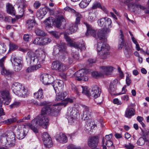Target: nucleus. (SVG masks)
Segmentation results:
<instances>
[{
	"mask_svg": "<svg viewBox=\"0 0 149 149\" xmlns=\"http://www.w3.org/2000/svg\"><path fill=\"white\" fill-rule=\"evenodd\" d=\"M51 67L53 70L58 72L64 71L67 69L66 66L65 65L57 61L53 62Z\"/></svg>",
	"mask_w": 149,
	"mask_h": 149,
	"instance_id": "9",
	"label": "nucleus"
},
{
	"mask_svg": "<svg viewBox=\"0 0 149 149\" xmlns=\"http://www.w3.org/2000/svg\"><path fill=\"white\" fill-rule=\"evenodd\" d=\"M34 97L38 100H40L44 98L43 94V90L42 88H40L34 94Z\"/></svg>",
	"mask_w": 149,
	"mask_h": 149,
	"instance_id": "26",
	"label": "nucleus"
},
{
	"mask_svg": "<svg viewBox=\"0 0 149 149\" xmlns=\"http://www.w3.org/2000/svg\"><path fill=\"white\" fill-rule=\"evenodd\" d=\"M56 101H60L63 100L67 96V94L66 92L60 93V92L56 93Z\"/></svg>",
	"mask_w": 149,
	"mask_h": 149,
	"instance_id": "27",
	"label": "nucleus"
},
{
	"mask_svg": "<svg viewBox=\"0 0 149 149\" xmlns=\"http://www.w3.org/2000/svg\"><path fill=\"white\" fill-rule=\"evenodd\" d=\"M27 132L24 125H18L16 132L17 138L20 140L22 139L27 135Z\"/></svg>",
	"mask_w": 149,
	"mask_h": 149,
	"instance_id": "8",
	"label": "nucleus"
},
{
	"mask_svg": "<svg viewBox=\"0 0 149 149\" xmlns=\"http://www.w3.org/2000/svg\"><path fill=\"white\" fill-rule=\"evenodd\" d=\"M87 31L86 33V36L91 35L96 39H99L101 41L97 43V49L99 57L103 59L107 58L109 55V46L105 43L107 39L105 38L107 34L109 33L110 29L109 28H102L99 30L96 34V31L89 25H87Z\"/></svg>",
	"mask_w": 149,
	"mask_h": 149,
	"instance_id": "1",
	"label": "nucleus"
},
{
	"mask_svg": "<svg viewBox=\"0 0 149 149\" xmlns=\"http://www.w3.org/2000/svg\"><path fill=\"white\" fill-rule=\"evenodd\" d=\"M45 146L47 148H50L52 146L53 143L51 138L43 141Z\"/></svg>",
	"mask_w": 149,
	"mask_h": 149,
	"instance_id": "36",
	"label": "nucleus"
},
{
	"mask_svg": "<svg viewBox=\"0 0 149 149\" xmlns=\"http://www.w3.org/2000/svg\"><path fill=\"white\" fill-rule=\"evenodd\" d=\"M45 57V54H43L41 56L37 58L34 53L31 52H29L26 56V61L28 64H34L37 63L38 61L41 63L44 61Z\"/></svg>",
	"mask_w": 149,
	"mask_h": 149,
	"instance_id": "5",
	"label": "nucleus"
},
{
	"mask_svg": "<svg viewBox=\"0 0 149 149\" xmlns=\"http://www.w3.org/2000/svg\"><path fill=\"white\" fill-rule=\"evenodd\" d=\"M56 139L60 142L63 143H65L68 141L67 138L65 135L62 133H60L58 135Z\"/></svg>",
	"mask_w": 149,
	"mask_h": 149,
	"instance_id": "23",
	"label": "nucleus"
},
{
	"mask_svg": "<svg viewBox=\"0 0 149 149\" xmlns=\"http://www.w3.org/2000/svg\"><path fill=\"white\" fill-rule=\"evenodd\" d=\"M64 20V19L62 15H58L56 20H54V21L56 26L57 28L60 27L61 25L62 22Z\"/></svg>",
	"mask_w": 149,
	"mask_h": 149,
	"instance_id": "29",
	"label": "nucleus"
},
{
	"mask_svg": "<svg viewBox=\"0 0 149 149\" xmlns=\"http://www.w3.org/2000/svg\"><path fill=\"white\" fill-rule=\"evenodd\" d=\"M124 53L127 56L131 54L132 51L128 47L125 46L123 49Z\"/></svg>",
	"mask_w": 149,
	"mask_h": 149,
	"instance_id": "49",
	"label": "nucleus"
},
{
	"mask_svg": "<svg viewBox=\"0 0 149 149\" xmlns=\"http://www.w3.org/2000/svg\"><path fill=\"white\" fill-rule=\"evenodd\" d=\"M40 79L44 84L48 85L52 83L53 78L51 75L44 74L41 75Z\"/></svg>",
	"mask_w": 149,
	"mask_h": 149,
	"instance_id": "16",
	"label": "nucleus"
},
{
	"mask_svg": "<svg viewBox=\"0 0 149 149\" xmlns=\"http://www.w3.org/2000/svg\"><path fill=\"white\" fill-rule=\"evenodd\" d=\"M49 33L52 36L56 39L59 38V36L58 35V33L55 31H50Z\"/></svg>",
	"mask_w": 149,
	"mask_h": 149,
	"instance_id": "60",
	"label": "nucleus"
},
{
	"mask_svg": "<svg viewBox=\"0 0 149 149\" xmlns=\"http://www.w3.org/2000/svg\"><path fill=\"white\" fill-rule=\"evenodd\" d=\"M27 103L28 104L31 105H34L35 106H42L43 105H45L46 103V102H42L39 103L37 101L33 99H32L28 100Z\"/></svg>",
	"mask_w": 149,
	"mask_h": 149,
	"instance_id": "24",
	"label": "nucleus"
},
{
	"mask_svg": "<svg viewBox=\"0 0 149 149\" xmlns=\"http://www.w3.org/2000/svg\"><path fill=\"white\" fill-rule=\"evenodd\" d=\"M28 126L35 133H38V131L37 128L33 126L32 124H29Z\"/></svg>",
	"mask_w": 149,
	"mask_h": 149,
	"instance_id": "62",
	"label": "nucleus"
},
{
	"mask_svg": "<svg viewBox=\"0 0 149 149\" xmlns=\"http://www.w3.org/2000/svg\"><path fill=\"white\" fill-rule=\"evenodd\" d=\"M0 97L3 99V100L5 102L4 104L8 105L11 101V99L9 94V93L7 91H3L1 92Z\"/></svg>",
	"mask_w": 149,
	"mask_h": 149,
	"instance_id": "17",
	"label": "nucleus"
},
{
	"mask_svg": "<svg viewBox=\"0 0 149 149\" xmlns=\"http://www.w3.org/2000/svg\"><path fill=\"white\" fill-rule=\"evenodd\" d=\"M71 86L72 91L77 95L80 91H81V90L82 89V86L81 85L76 86L74 84L72 83L71 84Z\"/></svg>",
	"mask_w": 149,
	"mask_h": 149,
	"instance_id": "30",
	"label": "nucleus"
},
{
	"mask_svg": "<svg viewBox=\"0 0 149 149\" xmlns=\"http://www.w3.org/2000/svg\"><path fill=\"white\" fill-rule=\"evenodd\" d=\"M82 89L81 90L82 93L84 95L88 96H90V92L88 90L87 88L86 87H84L82 86Z\"/></svg>",
	"mask_w": 149,
	"mask_h": 149,
	"instance_id": "44",
	"label": "nucleus"
},
{
	"mask_svg": "<svg viewBox=\"0 0 149 149\" xmlns=\"http://www.w3.org/2000/svg\"><path fill=\"white\" fill-rule=\"evenodd\" d=\"M41 65L40 64L35 65L27 68L26 70V71L28 72H31L37 70L38 69L40 68Z\"/></svg>",
	"mask_w": 149,
	"mask_h": 149,
	"instance_id": "34",
	"label": "nucleus"
},
{
	"mask_svg": "<svg viewBox=\"0 0 149 149\" xmlns=\"http://www.w3.org/2000/svg\"><path fill=\"white\" fill-rule=\"evenodd\" d=\"M73 13H74L75 16L76 17L75 23L76 24H79L80 23V20L82 18V16L80 13L79 12H73Z\"/></svg>",
	"mask_w": 149,
	"mask_h": 149,
	"instance_id": "37",
	"label": "nucleus"
},
{
	"mask_svg": "<svg viewBox=\"0 0 149 149\" xmlns=\"http://www.w3.org/2000/svg\"><path fill=\"white\" fill-rule=\"evenodd\" d=\"M56 93L62 91L63 88V82L61 80H56L52 84Z\"/></svg>",
	"mask_w": 149,
	"mask_h": 149,
	"instance_id": "13",
	"label": "nucleus"
},
{
	"mask_svg": "<svg viewBox=\"0 0 149 149\" xmlns=\"http://www.w3.org/2000/svg\"><path fill=\"white\" fill-rule=\"evenodd\" d=\"M86 74L87 72L84 70H80L75 73L76 79L78 81H86L88 80Z\"/></svg>",
	"mask_w": 149,
	"mask_h": 149,
	"instance_id": "11",
	"label": "nucleus"
},
{
	"mask_svg": "<svg viewBox=\"0 0 149 149\" xmlns=\"http://www.w3.org/2000/svg\"><path fill=\"white\" fill-rule=\"evenodd\" d=\"M64 38L67 42L68 45L70 46L73 47L78 50H84L86 49L85 42L82 40L79 42H75L73 41L70 38L65 34L64 35Z\"/></svg>",
	"mask_w": 149,
	"mask_h": 149,
	"instance_id": "7",
	"label": "nucleus"
},
{
	"mask_svg": "<svg viewBox=\"0 0 149 149\" xmlns=\"http://www.w3.org/2000/svg\"><path fill=\"white\" fill-rule=\"evenodd\" d=\"M112 134H111L109 135H106L105 136V138H103L102 139V144H104L105 142L106 141H110L112 138Z\"/></svg>",
	"mask_w": 149,
	"mask_h": 149,
	"instance_id": "48",
	"label": "nucleus"
},
{
	"mask_svg": "<svg viewBox=\"0 0 149 149\" xmlns=\"http://www.w3.org/2000/svg\"><path fill=\"white\" fill-rule=\"evenodd\" d=\"M9 50L12 51L17 49L18 47L15 44L10 42L9 45Z\"/></svg>",
	"mask_w": 149,
	"mask_h": 149,
	"instance_id": "50",
	"label": "nucleus"
},
{
	"mask_svg": "<svg viewBox=\"0 0 149 149\" xmlns=\"http://www.w3.org/2000/svg\"><path fill=\"white\" fill-rule=\"evenodd\" d=\"M47 10L45 7L40 8L37 11L36 15L39 19H42L47 13Z\"/></svg>",
	"mask_w": 149,
	"mask_h": 149,
	"instance_id": "19",
	"label": "nucleus"
},
{
	"mask_svg": "<svg viewBox=\"0 0 149 149\" xmlns=\"http://www.w3.org/2000/svg\"><path fill=\"white\" fill-rule=\"evenodd\" d=\"M112 23L111 20L110 18L105 17V26L107 25L109 27H111V24Z\"/></svg>",
	"mask_w": 149,
	"mask_h": 149,
	"instance_id": "55",
	"label": "nucleus"
},
{
	"mask_svg": "<svg viewBox=\"0 0 149 149\" xmlns=\"http://www.w3.org/2000/svg\"><path fill=\"white\" fill-rule=\"evenodd\" d=\"M42 137L43 141L47 139H49V138H51L49 134L47 132H44L42 134Z\"/></svg>",
	"mask_w": 149,
	"mask_h": 149,
	"instance_id": "59",
	"label": "nucleus"
},
{
	"mask_svg": "<svg viewBox=\"0 0 149 149\" xmlns=\"http://www.w3.org/2000/svg\"><path fill=\"white\" fill-rule=\"evenodd\" d=\"M82 107L83 108L84 111L83 115H81V119L84 120H88L91 115V110L86 106L82 105Z\"/></svg>",
	"mask_w": 149,
	"mask_h": 149,
	"instance_id": "15",
	"label": "nucleus"
},
{
	"mask_svg": "<svg viewBox=\"0 0 149 149\" xmlns=\"http://www.w3.org/2000/svg\"><path fill=\"white\" fill-rule=\"evenodd\" d=\"M114 68L113 67L110 66H102L100 68L101 71L106 75L110 74Z\"/></svg>",
	"mask_w": 149,
	"mask_h": 149,
	"instance_id": "18",
	"label": "nucleus"
},
{
	"mask_svg": "<svg viewBox=\"0 0 149 149\" xmlns=\"http://www.w3.org/2000/svg\"><path fill=\"white\" fill-rule=\"evenodd\" d=\"M6 51V46L3 43H0V54L4 53Z\"/></svg>",
	"mask_w": 149,
	"mask_h": 149,
	"instance_id": "52",
	"label": "nucleus"
},
{
	"mask_svg": "<svg viewBox=\"0 0 149 149\" xmlns=\"http://www.w3.org/2000/svg\"><path fill=\"white\" fill-rule=\"evenodd\" d=\"M1 73L3 75H9L11 74V72L9 70H7L3 67L1 70Z\"/></svg>",
	"mask_w": 149,
	"mask_h": 149,
	"instance_id": "46",
	"label": "nucleus"
},
{
	"mask_svg": "<svg viewBox=\"0 0 149 149\" xmlns=\"http://www.w3.org/2000/svg\"><path fill=\"white\" fill-rule=\"evenodd\" d=\"M141 129L142 132L143 137L145 138H147L149 134V130L147 129L143 130Z\"/></svg>",
	"mask_w": 149,
	"mask_h": 149,
	"instance_id": "53",
	"label": "nucleus"
},
{
	"mask_svg": "<svg viewBox=\"0 0 149 149\" xmlns=\"http://www.w3.org/2000/svg\"><path fill=\"white\" fill-rule=\"evenodd\" d=\"M21 104L20 102L19 101H16L9 106L11 109L17 107H18Z\"/></svg>",
	"mask_w": 149,
	"mask_h": 149,
	"instance_id": "54",
	"label": "nucleus"
},
{
	"mask_svg": "<svg viewBox=\"0 0 149 149\" xmlns=\"http://www.w3.org/2000/svg\"><path fill=\"white\" fill-rule=\"evenodd\" d=\"M17 120V118L8 119L3 121H1V124L9 125L16 122Z\"/></svg>",
	"mask_w": 149,
	"mask_h": 149,
	"instance_id": "32",
	"label": "nucleus"
},
{
	"mask_svg": "<svg viewBox=\"0 0 149 149\" xmlns=\"http://www.w3.org/2000/svg\"><path fill=\"white\" fill-rule=\"evenodd\" d=\"M51 40L49 38H41V45H45L49 43Z\"/></svg>",
	"mask_w": 149,
	"mask_h": 149,
	"instance_id": "39",
	"label": "nucleus"
},
{
	"mask_svg": "<svg viewBox=\"0 0 149 149\" xmlns=\"http://www.w3.org/2000/svg\"><path fill=\"white\" fill-rule=\"evenodd\" d=\"M135 114V111L133 108H127L125 111V116L128 118H130Z\"/></svg>",
	"mask_w": 149,
	"mask_h": 149,
	"instance_id": "21",
	"label": "nucleus"
},
{
	"mask_svg": "<svg viewBox=\"0 0 149 149\" xmlns=\"http://www.w3.org/2000/svg\"><path fill=\"white\" fill-rule=\"evenodd\" d=\"M105 17L101 18L97 21L98 24L100 26H105Z\"/></svg>",
	"mask_w": 149,
	"mask_h": 149,
	"instance_id": "47",
	"label": "nucleus"
},
{
	"mask_svg": "<svg viewBox=\"0 0 149 149\" xmlns=\"http://www.w3.org/2000/svg\"><path fill=\"white\" fill-rule=\"evenodd\" d=\"M99 138L97 136L90 137L88 140V146L91 148H96L99 142Z\"/></svg>",
	"mask_w": 149,
	"mask_h": 149,
	"instance_id": "12",
	"label": "nucleus"
},
{
	"mask_svg": "<svg viewBox=\"0 0 149 149\" xmlns=\"http://www.w3.org/2000/svg\"><path fill=\"white\" fill-rule=\"evenodd\" d=\"M120 39L119 40V49H122L124 45V41L123 32L121 30H120Z\"/></svg>",
	"mask_w": 149,
	"mask_h": 149,
	"instance_id": "25",
	"label": "nucleus"
},
{
	"mask_svg": "<svg viewBox=\"0 0 149 149\" xmlns=\"http://www.w3.org/2000/svg\"><path fill=\"white\" fill-rule=\"evenodd\" d=\"M102 8L101 6L100 3L98 2H95L94 3L92 7V8L95 9L97 8Z\"/></svg>",
	"mask_w": 149,
	"mask_h": 149,
	"instance_id": "58",
	"label": "nucleus"
},
{
	"mask_svg": "<svg viewBox=\"0 0 149 149\" xmlns=\"http://www.w3.org/2000/svg\"><path fill=\"white\" fill-rule=\"evenodd\" d=\"M126 86L125 85L122 88V92L117 93L116 94V95H120L126 94V92H127V90L126 89Z\"/></svg>",
	"mask_w": 149,
	"mask_h": 149,
	"instance_id": "63",
	"label": "nucleus"
},
{
	"mask_svg": "<svg viewBox=\"0 0 149 149\" xmlns=\"http://www.w3.org/2000/svg\"><path fill=\"white\" fill-rule=\"evenodd\" d=\"M91 0H82L79 4V6L82 8L86 7Z\"/></svg>",
	"mask_w": 149,
	"mask_h": 149,
	"instance_id": "38",
	"label": "nucleus"
},
{
	"mask_svg": "<svg viewBox=\"0 0 149 149\" xmlns=\"http://www.w3.org/2000/svg\"><path fill=\"white\" fill-rule=\"evenodd\" d=\"M32 19H30L26 21V25L27 29L30 31L32 29V28L35 26L36 21L34 17H32Z\"/></svg>",
	"mask_w": 149,
	"mask_h": 149,
	"instance_id": "20",
	"label": "nucleus"
},
{
	"mask_svg": "<svg viewBox=\"0 0 149 149\" xmlns=\"http://www.w3.org/2000/svg\"><path fill=\"white\" fill-rule=\"evenodd\" d=\"M67 114L69 116V123H71L72 125L77 120V116L79 115V114L77 111L71 108L68 110Z\"/></svg>",
	"mask_w": 149,
	"mask_h": 149,
	"instance_id": "10",
	"label": "nucleus"
},
{
	"mask_svg": "<svg viewBox=\"0 0 149 149\" xmlns=\"http://www.w3.org/2000/svg\"><path fill=\"white\" fill-rule=\"evenodd\" d=\"M128 6L129 8H133L134 7H136L137 8H140L142 10H144L146 8L138 3L136 2H132L128 4Z\"/></svg>",
	"mask_w": 149,
	"mask_h": 149,
	"instance_id": "28",
	"label": "nucleus"
},
{
	"mask_svg": "<svg viewBox=\"0 0 149 149\" xmlns=\"http://www.w3.org/2000/svg\"><path fill=\"white\" fill-rule=\"evenodd\" d=\"M46 102L45 104L42 105L44 107L42 109L41 115L51 116H56L58 114V111L56 109V107L54 104L52 105L47 102L43 101Z\"/></svg>",
	"mask_w": 149,
	"mask_h": 149,
	"instance_id": "4",
	"label": "nucleus"
},
{
	"mask_svg": "<svg viewBox=\"0 0 149 149\" xmlns=\"http://www.w3.org/2000/svg\"><path fill=\"white\" fill-rule=\"evenodd\" d=\"M7 13L12 15H15L16 12L14 7L12 5L8 3L6 5Z\"/></svg>",
	"mask_w": 149,
	"mask_h": 149,
	"instance_id": "22",
	"label": "nucleus"
},
{
	"mask_svg": "<svg viewBox=\"0 0 149 149\" xmlns=\"http://www.w3.org/2000/svg\"><path fill=\"white\" fill-rule=\"evenodd\" d=\"M145 138L143 137H141L138 139L137 143L138 145L142 146L144 144Z\"/></svg>",
	"mask_w": 149,
	"mask_h": 149,
	"instance_id": "45",
	"label": "nucleus"
},
{
	"mask_svg": "<svg viewBox=\"0 0 149 149\" xmlns=\"http://www.w3.org/2000/svg\"><path fill=\"white\" fill-rule=\"evenodd\" d=\"M32 123L37 127L39 126L46 129L49 125V118L46 116L40 115L33 120Z\"/></svg>",
	"mask_w": 149,
	"mask_h": 149,
	"instance_id": "6",
	"label": "nucleus"
},
{
	"mask_svg": "<svg viewBox=\"0 0 149 149\" xmlns=\"http://www.w3.org/2000/svg\"><path fill=\"white\" fill-rule=\"evenodd\" d=\"M54 21V18L52 17H50L46 19L44 21V22L47 26L49 27H51L53 25Z\"/></svg>",
	"mask_w": 149,
	"mask_h": 149,
	"instance_id": "31",
	"label": "nucleus"
},
{
	"mask_svg": "<svg viewBox=\"0 0 149 149\" xmlns=\"http://www.w3.org/2000/svg\"><path fill=\"white\" fill-rule=\"evenodd\" d=\"M110 91L111 94H112V92H113L116 90V86H114L112 83H111L109 86Z\"/></svg>",
	"mask_w": 149,
	"mask_h": 149,
	"instance_id": "64",
	"label": "nucleus"
},
{
	"mask_svg": "<svg viewBox=\"0 0 149 149\" xmlns=\"http://www.w3.org/2000/svg\"><path fill=\"white\" fill-rule=\"evenodd\" d=\"M15 66L14 69L16 72H18L21 69L22 66V64H18L17 65H14Z\"/></svg>",
	"mask_w": 149,
	"mask_h": 149,
	"instance_id": "61",
	"label": "nucleus"
},
{
	"mask_svg": "<svg viewBox=\"0 0 149 149\" xmlns=\"http://www.w3.org/2000/svg\"><path fill=\"white\" fill-rule=\"evenodd\" d=\"M96 15L94 12H90L89 13L88 20L91 22L95 21L96 18Z\"/></svg>",
	"mask_w": 149,
	"mask_h": 149,
	"instance_id": "41",
	"label": "nucleus"
},
{
	"mask_svg": "<svg viewBox=\"0 0 149 149\" xmlns=\"http://www.w3.org/2000/svg\"><path fill=\"white\" fill-rule=\"evenodd\" d=\"M15 134L11 131L6 132L1 135V143L6 147H14L15 145Z\"/></svg>",
	"mask_w": 149,
	"mask_h": 149,
	"instance_id": "2",
	"label": "nucleus"
},
{
	"mask_svg": "<svg viewBox=\"0 0 149 149\" xmlns=\"http://www.w3.org/2000/svg\"><path fill=\"white\" fill-rule=\"evenodd\" d=\"M11 61L13 64L14 65H17L18 64H22L21 60L19 58H16L14 55H12L11 58Z\"/></svg>",
	"mask_w": 149,
	"mask_h": 149,
	"instance_id": "33",
	"label": "nucleus"
},
{
	"mask_svg": "<svg viewBox=\"0 0 149 149\" xmlns=\"http://www.w3.org/2000/svg\"><path fill=\"white\" fill-rule=\"evenodd\" d=\"M35 32L37 36H44L45 35V32L40 29L37 28L35 30Z\"/></svg>",
	"mask_w": 149,
	"mask_h": 149,
	"instance_id": "40",
	"label": "nucleus"
},
{
	"mask_svg": "<svg viewBox=\"0 0 149 149\" xmlns=\"http://www.w3.org/2000/svg\"><path fill=\"white\" fill-rule=\"evenodd\" d=\"M11 89L14 94L21 97H27L29 94L27 89L18 82H14L11 86Z\"/></svg>",
	"mask_w": 149,
	"mask_h": 149,
	"instance_id": "3",
	"label": "nucleus"
},
{
	"mask_svg": "<svg viewBox=\"0 0 149 149\" xmlns=\"http://www.w3.org/2000/svg\"><path fill=\"white\" fill-rule=\"evenodd\" d=\"M101 90L97 85H93L90 91V96L96 98L99 97L101 94Z\"/></svg>",
	"mask_w": 149,
	"mask_h": 149,
	"instance_id": "14",
	"label": "nucleus"
},
{
	"mask_svg": "<svg viewBox=\"0 0 149 149\" xmlns=\"http://www.w3.org/2000/svg\"><path fill=\"white\" fill-rule=\"evenodd\" d=\"M91 75L93 77L97 78L102 76V74L101 73H98L97 72L94 71L92 72Z\"/></svg>",
	"mask_w": 149,
	"mask_h": 149,
	"instance_id": "51",
	"label": "nucleus"
},
{
	"mask_svg": "<svg viewBox=\"0 0 149 149\" xmlns=\"http://www.w3.org/2000/svg\"><path fill=\"white\" fill-rule=\"evenodd\" d=\"M55 48H57L60 52H66V45L63 43L61 45H58L56 46L54 49V51H55Z\"/></svg>",
	"mask_w": 149,
	"mask_h": 149,
	"instance_id": "35",
	"label": "nucleus"
},
{
	"mask_svg": "<svg viewBox=\"0 0 149 149\" xmlns=\"http://www.w3.org/2000/svg\"><path fill=\"white\" fill-rule=\"evenodd\" d=\"M68 104V102H67L66 100L65 101H63V102L61 103H57L56 104H54L55 105V107H56V109L59 112V106L61 105L64 106V107H65Z\"/></svg>",
	"mask_w": 149,
	"mask_h": 149,
	"instance_id": "42",
	"label": "nucleus"
},
{
	"mask_svg": "<svg viewBox=\"0 0 149 149\" xmlns=\"http://www.w3.org/2000/svg\"><path fill=\"white\" fill-rule=\"evenodd\" d=\"M41 38H36L33 41V43L36 45H41Z\"/></svg>",
	"mask_w": 149,
	"mask_h": 149,
	"instance_id": "56",
	"label": "nucleus"
},
{
	"mask_svg": "<svg viewBox=\"0 0 149 149\" xmlns=\"http://www.w3.org/2000/svg\"><path fill=\"white\" fill-rule=\"evenodd\" d=\"M137 120L141 125L143 127H145V125L142 122V121L143 120V118L142 117L138 116L137 117Z\"/></svg>",
	"mask_w": 149,
	"mask_h": 149,
	"instance_id": "57",
	"label": "nucleus"
},
{
	"mask_svg": "<svg viewBox=\"0 0 149 149\" xmlns=\"http://www.w3.org/2000/svg\"><path fill=\"white\" fill-rule=\"evenodd\" d=\"M79 24H76L75 23L74 24H72L71 26H70L69 29L71 33L74 32L77 30L78 29Z\"/></svg>",
	"mask_w": 149,
	"mask_h": 149,
	"instance_id": "43",
	"label": "nucleus"
}]
</instances>
